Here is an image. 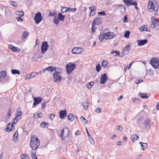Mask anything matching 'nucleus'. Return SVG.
Listing matches in <instances>:
<instances>
[{
	"label": "nucleus",
	"mask_w": 159,
	"mask_h": 159,
	"mask_svg": "<svg viewBox=\"0 0 159 159\" xmlns=\"http://www.w3.org/2000/svg\"><path fill=\"white\" fill-rule=\"evenodd\" d=\"M40 145V141L38 138L34 135L31 136L30 146L32 149L35 150L37 149Z\"/></svg>",
	"instance_id": "f257e3e1"
},
{
	"label": "nucleus",
	"mask_w": 159,
	"mask_h": 159,
	"mask_svg": "<svg viewBox=\"0 0 159 159\" xmlns=\"http://www.w3.org/2000/svg\"><path fill=\"white\" fill-rule=\"evenodd\" d=\"M69 134L70 130L69 129L66 127L62 130L60 134V137L61 138L62 140H64L66 137L69 136Z\"/></svg>",
	"instance_id": "f03ea898"
},
{
	"label": "nucleus",
	"mask_w": 159,
	"mask_h": 159,
	"mask_svg": "<svg viewBox=\"0 0 159 159\" xmlns=\"http://www.w3.org/2000/svg\"><path fill=\"white\" fill-rule=\"evenodd\" d=\"M149 62L153 68L156 69L159 68V60L158 58H152Z\"/></svg>",
	"instance_id": "7ed1b4c3"
},
{
	"label": "nucleus",
	"mask_w": 159,
	"mask_h": 159,
	"mask_svg": "<svg viewBox=\"0 0 159 159\" xmlns=\"http://www.w3.org/2000/svg\"><path fill=\"white\" fill-rule=\"evenodd\" d=\"M76 65L71 63H70L67 64L66 66V72L68 74H69L75 68Z\"/></svg>",
	"instance_id": "20e7f679"
},
{
	"label": "nucleus",
	"mask_w": 159,
	"mask_h": 159,
	"mask_svg": "<svg viewBox=\"0 0 159 159\" xmlns=\"http://www.w3.org/2000/svg\"><path fill=\"white\" fill-rule=\"evenodd\" d=\"M34 20L36 24H38L42 21V17L40 12H38L35 14Z\"/></svg>",
	"instance_id": "39448f33"
},
{
	"label": "nucleus",
	"mask_w": 159,
	"mask_h": 159,
	"mask_svg": "<svg viewBox=\"0 0 159 159\" xmlns=\"http://www.w3.org/2000/svg\"><path fill=\"white\" fill-rule=\"evenodd\" d=\"M83 50V48H82L75 47L71 50V52L75 54H80L82 52Z\"/></svg>",
	"instance_id": "423d86ee"
},
{
	"label": "nucleus",
	"mask_w": 159,
	"mask_h": 159,
	"mask_svg": "<svg viewBox=\"0 0 159 159\" xmlns=\"http://www.w3.org/2000/svg\"><path fill=\"white\" fill-rule=\"evenodd\" d=\"M48 47V45L47 41L42 43L41 46V50L42 53H44L47 51Z\"/></svg>",
	"instance_id": "0eeeda50"
},
{
	"label": "nucleus",
	"mask_w": 159,
	"mask_h": 159,
	"mask_svg": "<svg viewBox=\"0 0 159 159\" xmlns=\"http://www.w3.org/2000/svg\"><path fill=\"white\" fill-rule=\"evenodd\" d=\"M53 75L54 81L55 82H60L61 81L62 78L60 74L53 73Z\"/></svg>",
	"instance_id": "6e6552de"
},
{
	"label": "nucleus",
	"mask_w": 159,
	"mask_h": 159,
	"mask_svg": "<svg viewBox=\"0 0 159 159\" xmlns=\"http://www.w3.org/2000/svg\"><path fill=\"white\" fill-rule=\"evenodd\" d=\"M100 83L101 84H104L107 80V75L105 73L101 75L100 77Z\"/></svg>",
	"instance_id": "1a4fd4ad"
},
{
	"label": "nucleus",
	"mask_w": 159,
	"mask_h": 159,
	"mask_svg": "<svg viewBox=\"0 0 159 159\" xmlns=\"http://www.w3.org/2000/svg\"><path fill=\"white\" fill-rule=\"evenodd\" d=\"M148 6L149 11L150 12H152L154 10L155 5L153 2L151 1H149L148 2Z\"/></svg>",
	"instance_id": "9d476101"
},
{
	"label": "nucleus",
	"mask_w": 159,
	"mask_h": 159,
	"mask_svg": "<svg viewBox=\"0 0 159 159\" xmlns=\"http://www.w3.org/2000/svg\"><path fill=\"white\" fill-rule=\"evenodd\" d=\"M106 34L107 39H111L116 36V34L112 32H109Z\"/></svg>",
	"instance_id": "9b49d317"
},
{
	"label": "nucleus",
	"mask_w": 159,
	"mask_h": 159,
	"mask_svg": "<svg viewBox=\"0 0 159 159\" xmlns=\"http://www.w3.org/2000/svg\"><path fill=\"white\" fill-rule=\"evenodd\" d=\"M33 106H35L39 104L42 100V98L40 97H34V98Z\"/></svg>",
	"instance_id": "f8f14e48"
},
{
	"label": "nucleus",
	"mask_w": 159,
	"mask_h": 159,
	"mask_svg": "<svg viewBox=\"0 0 159 159\" xmlns=\"http://www.w3.org/2000/svg\"><path fill=\"white\" fill-rule=\"evenodd\" d=\"M130 46L129 45H127L125 46L123 49L122 54L125 55L128 54L129 52Z\"/></svg>",
	"instance_id": "ddd939ff"
},
{
	"label": "nucleus",
	"mask_w": 159,
	"mask_h": 159,
	"mask_svg": "<svg viewBox=\"0 0 159 159\" xmlns=\"http://www.w3.org/2000/svg\"><path fill=\"white\" fill-rule=\"evenodd\" d=\"M101 22V19L99 18H97L93 20L92 23L93 26L98 25L100 24Z\"/></svg>",
	"instance_id": "4468645a"
},
{
	"label": "nucleus",
	"mask_w": 159,
	"mask_h": 159,
	"mask_svg": "<svg viewBox=\"0 0 159 159\" xmlns=\"http://www.w3.org/2000/svg\"><path fill=\"white\" fill-rule=\"evenodd\" d=\"M89 9L90 10L89 16H91L95 15V11L96 10V8L93 6H92L90 7Z\"/></svg>",
	"instance_id": "2eb2a0df"
},
{
	"label": "nucleus",
	"mask_w": 159,
	"mask_h": 159,
	"mask_svg": "<svg viewBox=\"0 0 159 159\" xmlns=\"http://www.w3.org/2000/svg\"><path fill=\"white\" fill-rule=\"evenodd\" d=\"M9 48L12 50V51L14 52H18L20 51V49L19 48L17 47L13 46L11 44H10L9 45Z\"/></svg>",
	"instance_id": "dca6fc26"
},
{
	"label": "nucleus",
	"mask_w": 159,
	"mask_h": 159,
	"mask_svg": "<svg viewBox=\"0 0 159 159\" xmlns=\"http://www.w3.org/2000/svg\"><path fill=\"white\" fill-rule=\"evenodd\" d=\"M12 123L11 122L9 123L7 125V128L6 129V131L7 132L11 131L14 129V127Z\"/></svg>",
	"instance_id": "f3484780"
},
{
	"label": "nucleus",
	"mask_w": 159,
	"mask_h": 159,
	"mask_svg": "<svg viewBox=\"0 0 159 159\" xmlns=\"http://www.w3.org/2000/svg\"><path fill=\"white\" fill-rule=\"evenodd\" d=\"M138 45L139 46H142L147 42V40L146 39H143L142 40H139L137 41Z\"/></svg>",
	"instance_id": "a211bd4d"
},
{
	"label": "nucleus",
	"mask_w": 159,
	"mask_h": 159,
	"mask_svg": "<svg viewBox=\"0 0 159 159\" xmlns=\"http://www.w3.org/2000/svg\"><path fill=\"white\" fill-rule=\"evenodd\" d=\"M22 114V112L20 111L19 109H18L16 114L15 119H17V120H20Z\"/></svg>",
	"instance_id": "6ab92c4d"
},
{
	"label": "nucleus",
	"mask_w": 159,
	"mask_h": 159,
	"mask_svg": "<svg viewBox=\"0 0 159 159\" xmlns=\"http://www.w3.org/2000/svg\"><path fill=\"white\" fill-rule=\"evenodd\" d=\"M150 120L149 119H147L145 120L144 122L145 127L147 128V129H150L151 127Z\"/></svg>",
	"instance_id": "aec40b11"
},
{
	"label": "nucleus",
	"mask_w": 159,
	"mask_h": 159,
	"mask_svg": "<svg viewBox=\"0 0 159 159\" xmlns=\"http://www.w3.org/2000/svg\"><path fill=\"white\" fill-rule=\"evenodd\" d=\"M66 116V110H61L59 112V116L61 119H64Z\"/></svg>",
	"instance_id": "412c9836"
},
{
	"label": "nucleus",
	"mask_w": 159,
	"mask_h": 159,
	"mask_svg": "<svg viewBox=\"0 0 159 159\" xmlns=\"http://www.w3.org/2000/svg\"><path fill=\"white\" fill-rule=\"evenodd\" d=\"M148 26L147 25H143L140 27L139 29V30L141 32H142L144 31L149 32L148 30H150V29H148Z\"/></svg>",
	"instance_id": "4be33fe9"
},
{
	"label": "nucleus",
	"mask_w": 159,
	"mask_h": 159,
	"mask_svg": "<svg viewBox=\"0 0 159 159\" xmlns=\"http://www.w3.org/2000/svg\"><path fill=\"white\" fill-rule=\"evenodd\" d=\"M106 34L104 33L100 34L99 36V39L101 41H103L104 39H107Z\"/></svg>",
	"instance_id": "5701e85b"
},
{
	"label": "nucleus",
	"mask_w": 159,
	"mask_h": 159,
	"mask_svg": "<svg viewBox=\"0 0 159 159\" xmlns=\"http://www.w3.org/2000/svg\"><path fill=\"white\" fill-rule=\"evenodd\" d=\"M151 21L152 22L153 24L159 26V22L155 16H152V17Z\"/></svg>",
	"instance_id": "b1692460"
},
{
	"label": "nucleus",
	"mask_w": 159,
	"mask_h": 159,
	"mask_svg": "<svg viewBox=\"0 0 159 159\" xmlns=\"http://www.w3.org/2000/svg\"><path fill=\"white\" fill-rule=\"evenodd\" d=\"M139 144L141 145V146L142 148H140L141 150H144L145 149L147 148L148 147V144L147 143H143L142 142H140Z\"/></svg>",
	"instance_id": "393cba45"
},
{
	"label": "nucleus",
	"mask_w": 159,
	"mask_h": 159,
	"mask_svg": "<svg viewBox=\"0 0 159 159\" xmlns=\"http://www.w3.org/2000/svg\"><path fill=\"white\" fill-rule=\"evenodd\" d=\"M89 103L87 100H85L83 102V105L85 110H88L89 106Z\"/></svg>",
	"instance_id": "a878e982"
},
{
	"label": "nucleus",
	"mask_w": 159,
	"mask_h": 159,
	"mask_svg": "<svg viewBox=\"0 0 159 159\" xmlns=\"http://www.w3.org/2000/svg\"><path fill=\"white\" fill-rule=\"evenodd\" d=\"M53 71H54V73L57 74H60L62 72V70L60 68H57V67H53Z\"/></svg>",
	"instance_id": "bb28decb"
},
{
	"label": "nucleus",
	"mask_w": 159,
	"mask_h": 159,
	"mask_svg": "<svg viewBox=\"0 0 159 159\" xmlns=\"http://www.w3.org/2000/svg\"><path fill=\"white\" fill-rule=\"evenodd\" d=\"M6 76V72L2 71L0 72V79H4Z\"/></svg>",
	"instance_id": "cd10ccee"
},
{
	"label": "nucleus",
	"mask_w": 159,
	"mask_h": 159,
	"mask_svg": "<svg viewBox=\"0 0 159 159\" xmlns=\"http://www.w3.org/2000/svg\"><path fill=\"white\" fill-rule=\"evenodd\" d=\"M138 137V136L136 134H133L130 136L131 139L133 142L136 141Z\"/></svg>",
	"instance_id": "c85d7f7f"
},
{
	"label": "nucleus",
	"mask_w": 159,
	"mask_h": 159,
	"mask_svg": "<svg viewBox=\"0 0 159 159\" xmlns=\"http://www.w3.org/2000/svg\"><path fill=\"white\" fill-rule=\"evenodd\" d=\"M68 119L70 121H73L75 120V118L73 114L71 113H69L68 116Z\"/></svg>",
	"instance_id": "c756f323"
},
{
	"label": "nucleus",
	"mask_w": 159,
	"mask_h": 159,
	"mask_svg": "<svg viewBox=\"0 0 159 159\" xmlns=\"http://www.w3.org/2000/svg\"><path fill=\"white\" fill-rule=\"evenodd\" d=\"M124 1L125 4L126 6H129L130 5V4L132 3V0H123Z\"/></svg>",
	"instance_id": "7c9ffc66"
},
{
	"label": "nucleus",
	"mask_w": 159,
	"mask_h": 159,
	"mask_svg": "<svg viewBox=\"0 0 159 159\" xmlns=\"http://www.w3.org/2000/svg\"><path fill=\"white\" fill-rule=\"evenodd\" d=\"M65 16L62 15V13L61 12L59 13L58 14V18L59 20L61 21H63L65 19Z\"/></svg>",
	"instance_id": "2f4dec72"
},
{
	"label": "nucleus",
	"mask_w": 159,
	"mask_h": 159,
	"mask_svg": "<svg viewBox=\"0 0 159 159\" xmlns=\"http://www.w3.org/2000/svg\"><path fill=\"white\" fill-rule=\"evenodd\" d=\"M46 71H50L51 72L53 71V68L52 66H49L48 67L46 68L43 70V72L45 73Z\"/></svg>",
	"instance_id": "473e14b6"
},
{
	"label": "nucleus",
	"mask_w": 159,
	"mask_h": 159,
	"mask_svg": "<svg viewBox=\"0 0 159 159\" xmlns=\"http://www.w3.org/2000/svg\"><path fill=\"white\" fill-rule=\"evenodd\" d=\"M16 15L19 16L20 17L23 16H24V12L22 11H16L15 12Z\"/></svg>",
	"instance_id": "72a5a7b5"
},
{
	"label": "nucleus",
	"mask_w": 159,
	"mask_h": 159,
	"mask_svg": "<svg viewBox=\"0 0 159 159\" xmlns=\"http://www.w3.org/2000/svg\"><path fill=\"white\" fill-rule=\"evenodd\" d=\"M40 126L42 127H46L47 128L48 126V124L46 122L43 121L40 124Z\"/></svg>",
	"instance_id": "f704fd0d"
},
{
	"label": "nucleus",
	"mask_w": 159,
	"mask_h": 159,
	"mask_svg": "<svg viewBox=\"0 0 159 159\" xmlns=\"http://www.w3.org/2000/svg\"><path fill=\"white\" fill-rule=\"evenodd\" d=\"M94 84V82L93 81H92L87 84V86L89 89H91L93 87V86Z\"/></svg>",
	"instance_id": "c9c22d12"
},
{
	"label": "nucleus",
	"mask_w": 159,
	"mask_h": 159,
	"mask_svg": "<svg viewBox=\"0 0 159 159\" xmlns=\"http://www.w3.org/2000/svg\"><path fill=\"white\" fill-rule=\"evenodd\" d=\"M11 73L13 74H17L19 75L20 73V71L17 70H11Z\"/></svg>",
	"instance_id": "e433bc0d"
},
{
	"label": "nucleus",
	"mask_w": 159,
	"mask_h": 159,
	"mask_svg": "<svg viewBox=\"0 0 159 159\" xmlns=\"http://www.w3.org/2000/svg\"><path fill=\"white\" fill-rule=\"evenodd\" d=\"M42 114L41 113L38 114L34 113V118L37 119L41 117Z\"/></svg>",
	"instance_id": "4c0bfd02"
},
{
	"label": "nucleus",
	"mask_w": 159,
	"mask_h": 159,
	"mask_svg": "<svg viewBox=\"0 0 159 159\" xmlns=\"http://www.w3.org/2000/svg\"><path fill=\"white\" fill-rule=\"evenodd\" d=\"M29 34V33L27 31H25L23 34L22 38L23 39H25L27 37Z\"/></svg>",
	"instance_id": "58836bf2"
},
{
	"label": "nucleus",
	"mask_w": 159,
	"mask_h": 159,
	"mask_svg": "<svg viewBox=\"0 0 159 159\" xmlns=\"http://www.w3.org/2000/svg\"><path fill=\"white\" fill-rule=\"evenodd\" d=\"M80 119L81 120H83L82 123L84 124L87 123L88 122V120L83 116H81L80 117Z\"/></svg>",
	"instance_id": "ea45409f"
},
{
	"label": "nucleus",
	"mask_w": 159,
	"mask_h": 159,
	"mask_svg": "<svg viewBox=\"0 0 159 159\" xmlns=\"http://www.w3.org/2000/svg\"><path fill=\"white\" fill-rule=\"evenodd\" d=\"M114 53H116V55H115V56H117V55H118V56L120 55V52H118L116 50H111V54H113Z\"/></svg>",
	"instance_id": "a19ab883"
},
{
	"label": "nucleus",
	"mask_w": 159,
	"mask_h": 159,
	"mask_svg": "<svg viewBox=\"0 0 159 159\" xmlns=\"http://www.w3.org/2000/svg\"><path fill=\"white\" fill-rule=\"evenodd\" d=\"M21 157V159H29V156L25 154H22Z\"/></svg>",
	"instance_id": "79ce46f5"
},
{
	"label": "nucleus",
	"mask_w": 159,
	"mask_h": 159,
	"mask_svg": "<svg viewBox=\"0 0 159 159\" xmlns=\"http://www.w3.org/2000/svg\"><path fill=\"white\" fill-rule=\"evenodd\" d=\"M59 18H57L56 16L53 19V22L56 25H57L59 23Z\"/></svg>",
	"instance_id": "37998d69"
},
{
	"label": "nucleus",
	"mask_w": 159,
	"mask_h": 159,
	"mask_svg": "<svg viewBox=\"0 0 159 159\" xmlns=\"http://www.w3.org/2000/svg\"><path fill=\"white\" fill-rule=\"evenodd\" d=\"M69 8L66 7H63L61 9V11L62 13L66 12L68 11Z\"/></svg>",
	"instance_id": "c03bdc74"
},
{
	"label": "nucleus",
	"mask_w": 159,
	"mask_h": 159,
	"mask_svg": "<svg viewBox=\"0 0 159 159\" xmlns=\"http://www.w3.org/2000/svg\"><path fill=\"white\" fill-rule=\"evenodd\" d=\"M130 32L129 31H126L124 34V36L126 38H128Z\"/></svg>",
	"instance_id": "a18cd8bd"
},
{
	"label": "nucleus",
	"mask_w": 159,
	"mask_h": 159,
	"mask_svg": "<svg viewBox=\"0 0 159 159\" xmlns=\"http://www.w3.org/2000/svg\"><path fill=\"white\" fill-rule=\"evenodd\" d=\"M134 5L135 7V8L136 10H138L139 9V8L137 6V2H133L131 4H130V5Z\"/></svg>",
	"instance_id": "49530a36"
},
{
	"label": "nucleus",
	"mask_w": 159,
	"mask_h": 159,
	"mask_svg": "<svg viewBox=\"0 0 159 159\" xmlns=\"http://www.w3.org/2000/svg\"><path fill=\"white\" fill-rule=\"evenodd\" d=\"M140 96L141 98L143 99H147L148 98V97L146 95V94L143 93H141Z\"/></svg>",
	"instance_id": "de8ad7c7"
},
{
	"label": "nucleus",
	"mask_w": 159,
	"mask_h": 159,
	"mask_svg": "<svg viewBox=\"0 0 159 159\" xmlns=\"http://www.w3.org/2000/svg\"><path fill=\"white\" fill-rule=\"evenodd\" d=\"M108 62L107 61H102V66L105 67L107 65Z\"/></svg>",
	"instance_id": "09e8293b"
},
{
	"label": "nucleus",
	"mask_w": 159,
	"mask_h": 159,
	"mask_svg": "<svg viewBox=\"0 0 159 159\" xmlns=\"http://www.w3.org/2000/svg\"><path fill=\"white\" fill-rule=\"evenodd\" d=\"M89 139L90 143L92 144H94V141L93 139L91 136L89 137Z\"/></svg>",
	"instance_id": "8fccbe9b"
},
{
	"label": "nucleus",
	"mask_w": 159,
	"mask_h": 159,
	"mask_svg": "<svg viewBox=\"0 0 159 159\" xmlns=\"http://www.w3.org/2000/svg\"><path fill=\"white\" fill-rule=\"evenodd\" d=\"M96 70L97 72H99L100 70L101 66L99 64L97 65L96 66Z\"/></svg>",
	"instance_id": "3c124183"
},
{
	"label": "nucleus",
	"mask_w": 159,
	"mask_h": 159,
	"mask_svg": "<svg viewBox=\"0 0 159 159\" xmlns=\"http://www.w3.org/2000/svg\"><path fill=\"white\" fill-rule=\"evenodd\" d=\"M31 77V76H30V73L27 74L24 78V79L25 80H26L27 79H30Z\"/></svg>",
	"instance_id": "603ef678"
},
{
	"label": "nucleus",
	"mask_w": 159,
	"mask_h": 159,
	"mask_svg": "<svg viewBox=\"0 0 159 159\" xmlns=\"http://www.w3.org/2000/svg\"><path fill=\"white\" fill-rule=\"evenodd\" d=\"M98 15L102 16L106 15V14L104 11H102L101 12H98Z\"/></svg>",
	"instance_id": "864d4df0"
},
{
	"label": "nucleus",
	"mask_w": 159,
	"mask_h": 159,
	"mask_svg": "<svg viewBox=\"0 0 159 159\" xmlns=\"http://www.w3.org/2000/svg\"><path fill=\"white\" fill-rule=\"evenodd\" d=\"M11 5H13V6H14L15 7H17V3L16 2H14L13 1H11Z\"/></svg>",
	"instance_id": "5fc2aeb1"
},
{
	"label": "nucleus",
	"mask_w": 159,
	"mask_h": 159,
	"mask_svg": "<svg viewBox=\"0 0 159 159\" xmlns=\"http://www.w3.org/2000/svg\"><path fill=\"white\" fill-rule=\"evenodd\" d=\"M56 14L55 13V11H54L53 13H52L51 12H50L49 16L55 17L56 16L55 15Z\"/></svg>",
	"instance_id": "6e6d98bb"
},
{
	"label": "nucleus",
	"mask_w": 159,
	"mask_h": 159,
	"mask_svg": "<svg viewBox=\"0 0 159 159\" xmlns=\"http://www.w3.org/2000/svg\"><path fill=\"white\" fill-rule=\"evenodd\" d=\"M7 115L8 117H9L11 116V109H9V110L7 111Z\"/></svg>",
	"instance_id": "4d7b16f0"
},
{
	"label": "nucleus",
	"mask_w": 159,
	"mask_h": 159,
	"mask_svg": "<svg viewBox=\"0 0 159 159\" xmlns=\"http://www.w3.org/2000/svg\"><path fill=\"white\" fill-rule=\"evenodd\" d=\"M101 109L100 107L97 108L95 110V111L97 113H100L101 112Z\"/></svg>",
	"instance_id": "13d9d810"
},
{
	"label": "nucleus",
	"mask_w": 159,
	"mask_h": 159,
	"mask_svg": "<svg viewBox=\"0 0 159 159\" xmlns=\"http://www.w3.org/2000/svg\"><path fill=\"white\" fill-rule=\"evenodd\" d=\"M150 26L152 28H157V27H158V26L152 23V24L150 25Z\"/></svg>",
	"instance_id": "bf43d9fd"
},
{
	"label": "nucleus",
	"mask_w": 159,
	"mask_h": 159,
	"mask_svg": "<svg viewBox=\"0 0 159 159\" xmlns=\"http://www.w3.org/2000/svg\"><path fill=\"white\" fill-rule=\"evenodd\" d=\"M31 155L32 159L34 158H37V157H36V154L34 153V152H32Z\"/></svg>",
	"instance_id": "052dcab7"
},
{
	"label": "nucleus",
	"mask_w": 159,
	"mask_h": 159,
	"mask_svg": "<svg viewBox=\"0 0 159 159\" xmlns=\"http://www.w3.org/2000/svg\"><path fill=\"white\" fill-rule=\"evenodd\" d=\"M76 8H69V9H68V11H70L71 12H74L76 10Z\"/></svg>",
	"instance_id": "680f3d73"
},
{
	"label": "nucleus",
	"mask_w": 159,
	"mask_h": 159,
	"mask_svg": "<svg viewBox=\"0 0 159 159\" xmlns=\"http://www.w3.org/2000/svg\"><path fill=\"white\" fill-rule=\"evenodd\" d=\"M30 74L31 77H34L36 75V74L35 72H33L30 73Z\"/></svg>",
	"instance_id": "e2e57ef3"
},
{
	"label": "nucleus",
	"mask_w": 159,
	"mask_h": 159,
	"mask_svg": "<svg viewBox=\"0 0 159 159\" xmlns=\"http://www.w3.org/2000/svg\"><path fill=\"white\" fill-rule=\"evenodd\" d=\"M16 18L18 21L22 22L23 21V20L20 17H17Z\"/></svg>",
	"instance_id": "0e129e2a"
},
{
	"label": "nucleus",
	"mask_w": 159,
	"mask_h": 159,
	"mask_svg": "<svg viewBox=\"0 0 159 159\" xmlns=\"http://www.w3.org/2000/svg\"><path fill=\"white\" fill-rule=\"evenodd\" d=\"M55 114L52 113L50 116V118L51 120H52L55 117Z\"/></svg>",
	"instance_id": "69168bd1"
},
{
	"label": "nucleus",
	"mask_w": 159,
	"mask_h": 159,
	"mask_svg": "<svg viewBox=\"0 0 159 159\" xmlns=\"http://www.w3.org/2000/svg\"><path fill=\"white\" fill-rule=\"evenodd\" d=\"M13 137H16V138L17 139L18 136V133L17 131H16L15 133L13 135Z\"/></svg>",
	"instance_id": "338daca9"
},
{
	"label": "nucleus",
	"mask_w": 159,
	"mask_h": 159,
	"mask_svg": "<svg viewBox=\"0 0 159 159\" xmlns=\"http://www.w3.org/2000/svg\"><path fill=\"white\" fill-rule=\"evenodd\" d=\"M18 120L17 119H15V117L13 119L12 122L14 124H15Z\"/></svg>",
	"instance_id": "774afa93"
}]
</instances>
